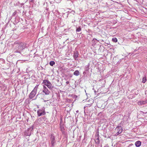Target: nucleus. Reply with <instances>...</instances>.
I'll use <instances>...</instances> for the list:
<instances>
[{"mask_svg": "<svg viewBox=\"0 0 147 147\" xmlns=\"http://www.w3.org/2000/svg\"><path fill=\"white\" fill-rule=\"evenodd\" d=\"M14 44L16 45V51L15 53H20V51L23 50L25 47L26 44L19 41H17L14 42Z\"/></svg>", "mask_w": 147, "mask_h": 147, "instance_id": "obj_1", "label": "nucleus"}, {"mask_svg": "<svg viewBox=\"0 0 147 147\" xmlns=\"http://www.w3.org/2000/svg\"><path fill=\"white\" fill-rule=\"evenodd\" d=\"M39 85H36L34 88L33 90L31 92L29 95L30 98H32L36 95V92L38 88Z\"/></svg>", "mask_w": 147, "mask_h": 147, "instance_id": "obj_2", "label": "nucleus"}, {"mask_svg": "<svg viewBox=\"0 0 147 147\" xmlns=\"http://www.w3.org/2000/svg\"><path fill=\"white\" fill-rule=\"evenodd\" d=\"M42 83L50 89H52L53 88L51 82L49 80H43Z\"/></svg>", "mask_w": 147, "mask_h": 147, "instance_id": "obj_3", "label": "nucleus"}, {"mask_svg": "<svg viewBox=\"0 0 147 147\" xmlns=\"http://www.w3.org/2000/svg\"><path fill=\"white\" fill-rule=\"evenodd\" d=\"M123 129L122 127L120 126L117 127L115 130V135H118L122 132Z\"/></svg>", "mask_w": 147, "mask_h": 147, "instance_id": "obj_4", "label": "nucleus"}, {"mask_svg": "<svg viewBox=\"0 0 147 147\" xmlns=\"http://www.w3.org/2000/svg\"><path fill=\"white\" fill-rule=\"evenodd\" d=\"M38 115V116H40L42 115H44L45 114V108L41 109H39L37 112Z\"/></svg>", "mask_w": 147, "mask_h": 147, "instance_id": "obj_5", "label": "nucleus"}, {"mask_svg": "<svg viewBox=\"0 0 147 147\" xmlns=\"http://www.w3.org/2000/svg\"><path fill=\"white\" fill-rule=\"evenodd\" d=\"M43 89L42 91L46 95H48L49 94L50 92L45 85L43 86Z\"/></svg>", "mask_w": 147, "mask_h": 147, "instance_id": "obj_6", "label": "nucleus"}, {"mask_svg": "<svg viewBox=\"0 0 147 147\" xmlns=\"http://www.w3.org/2000/svg\"><path fill=\"white\" fill-rule=\"evenodd\" d=\"M51 144L53 146L55 142V137L53 135H52L51 136Z\"/></svg>", "mask_w": 147, "mask_h": 147, "instance_id": "obj_7", "label": "nucleus"}, {"mask_svg": "<svg viewBox=\"0 0 147 147\" xmlns=\"http://www.w3.org/2000/svg\"><path fill=\"white\" fill-rule=\"evenodd\" d=\"M135 145L137 147H139L141 145V142L140 141H137L135 142Z\"/></svg>", "mask_w": 147, "mask_h": 147, "instance_id": "obj_8", "label": "nucleus"}, {"mask_svg": "<svg viewBox=\"0 0 147 147\" xmlns=\"http://www.w3.org/2000/svg\"><path fill=\"white\" fill-rule=\"evenodd\" d=\"M146 102L145 101H139L138 102V104L139 105H144L146 103Z\"/></svg>", "mask_w": 147, "mask_h": 147, "instance_id": "obj_9", "label": "nucleus"}, {"mask_svg": "<svg viewBox=\"0 0 147 147\" xmlns=\"http://www.w3.org/2000/svg\"><path fill=\"white\" fill-rule=\"evenodd\" d=\"M80 72L79 71L76 70L74 73V74L76 76H78L79 75Z\"/></svg>", "mask_w": 147, "mask_h": 147, "instance_id": "obj_10", "label": "nucleus"}, {"mask_svg": "<svg viewBox=\"0 0 147 147\" xmlns=\"http://www.w3.org/2000/svg\"><path fill=\"white\" fill-rule=\"evenodd\" d=\"M74 58H75L76 59L78 57V54L77 52H75L74 53Z\"/></svg>", "mask_w": 147, "mask_h": 147, "instance_id": "obj_11", "label": "nucleus"}, {"mask_svg": "<svg viewBox=\"0 0 147 147\" xmlns=\"http://www.w3.org/2000/svg\"><path fill=\"white\" fill-rule=\"evenodd\" d=\"M55 64V62L54 61H51L49 63V65L51 66H53Z\"/></svg>", "mask_w": 147, "mask_h": 147, "instance_id": "obj_12", "label": "nucleus"}, {"mask_svg": "<svg viewBox=\"0 0 147 147\" xmlns=\"http://www.w3.org/2000/svg\"><path fill=\"white\" fill-rule=\"evenodd\" d=\"M95 142L96 144H98L100 143V141L99 140V137H98V138L96 139L95 140Z\"/></svg>", "mask_w": 147, "mask_h": 147, "instance_id": "obj_13", "label": "nucleus"}, {"mask_svg": "<svg viewBox=\"0 0 147 147\" xmlns=\"http://www.w3.org/2000/svg\"><path fill=\"white\" fill-rule=\"evenodd\" d=\"M112 40L113 42H116L117 41V38L114 37L112 38Z\"/></svg>", "mask_w": 147, "mask_h": 147, "instance_id": "obj_14", "label": "nucleus"}, {"mask_svg": "<svg viewBox=\"0 0 147 147\" xmlns=\"http://www.w3.org/2000/svg\"><path fill=\"white\" fill-rule=\"evenodd\" d=\"M146 77L145 76L143 78L142 80V82L143 83H145L146 81Z\"/></svg>", "mask_w": 147, "mask_h": 147, "instance_id": "obj_15", "label": "nucleus"}, {"mask_svg": "<svg viewBox=\"0 0 147 147\" xmlns=\"http://www.w3.org/2000/svg\"><path fill=\"white\" fill-rule=\"evenodd\" d=\"M81 30V29L80 27H79L77 28L76 30V31L77 32H78L80 31Z\"/></svg>", "mask_w": 147, "mask_h": 147, "instance_id": "obj_16", "label": "nucleus"}, {"mask_svg": "<svg viewBox=\"0 0 147 147\" xmlns=\"http://www.w3.org/2000/svg\"><path fill=\"white\" fill-rule=\"evenodd\" d=\"M104 147H109V146L108 145H106Z\"/></svg>", "mask_w": 147, "mask_h": 147, "instance_id": "obj_17", "label": "nucleus"}, {"mask_svg": "<svg viewBox=\"0 0 147 147\" xmlns=\"http://www.w3.org/2000/svg\"><path fill=\"white\" fill-rule=\"evenodd\" d=\"M69 81H67L66 82V83L67 84H69Z\"/></svg>", "mask_w": 147, "mask_h": 147, "instance_id": "obj_18", "label": "nucleus"}]
</instances>
